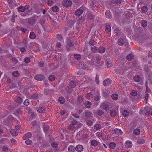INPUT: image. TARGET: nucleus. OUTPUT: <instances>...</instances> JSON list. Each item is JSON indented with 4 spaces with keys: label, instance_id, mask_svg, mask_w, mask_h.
Masks as SVG:
<instances>
[{
    "label": "nucleus",
    "instance_id": "1",
    "mask_svg": "<svg viewBox=\"0 0 152 152\" xmlns=\"http://www.w3.org/2000/svg\"><path fill=\"white\" fill-rule=\"evenodd\" d=\"M72 1L70 0H65L62 2L63 5L65 7H68L72 4Z\"/></svg>",
    "mask_w": 152,
    "mask_h": 152
},
{
    "label": "nucleus",
    "instance_id": "2",
    "mask_svg": "<svg viewBox=\"0 0 152 152\" xmlns=\"http://www.w3.org/2000/svg\"><path fill=\"white\" fill-rule=\"evenodd\" d=\"M35 79L38 81H41L43 80L44 78L43 75L40 74H37L35 76Z\"/></svg>",
    "mask_w": 152,
    "mask_h": 152
},
{
    "label": "nucleus",
    "instance_id": "3",
    "mask_svg": "<svg viewBox=\"0 0 152 152\" xmlns=\"http://www.w3.org/2000/svg\"><path fill=\"white\" fill-rule=\"evenodd\" d=\"M113 133L117 135H121L122 134V131L119 129L116 128L113 130Z\"/></svg>",
    "mask_w": 152,
    "mask_h": 152
},
{
    "label": "nucleus",
    "instance_id": "4",
    "mask_svg": "<svg viewBox=\"0 0 152 152\" xmlns=\"http://www.w3.org/2000/svg\"><path fill=\"white\" fill-rule=\"evenodd\" d=\"M83 7H81L76 11V15L77 16H80L83 12Z\"/></svg>",
    "mask_w": 152,
    "mask_h": 152
},
{
    "label": "nucleus",
    "instance_id": "5",
    "mask_svg": "<svg viewBox=\"0 0 152 152\" xmlns=\"http://www.w3.org/2000/svg\"><path fill=\"white\" fill-rule=\"evenodd\" d=\"M75 150L77 152H81L83 150V147L81 145H78L75 148Z\"/></svg>",
    "mask_w": 152,
    "mask_h": 152
},
{
    "label": "nucleus",
    "instance_id": "6",
    "mask_svg": "<svg viewBox=\"0 0 152 152\" xmlns=\"http://www.w3.org/2000/svg\"><path fill=\"white\" fill-rule=\"evenodd\" d=\"M125 145L126 147L129 148L132 146V143L131 141L128 140L125 142Z\"/></svg>",
    "mask_w": 152,
    "mask_h": 152
},
{
    "label": "nucleus",
    "instance_id": "7",
    "mask_svg": "<svg viewBox=\"0 0 152 152\" xmlns=\"http://www.w3.org/2000/svg\"><path fill=\"white\" fill-rule=\"evenodd\" d=\"M111 83V80L109 79L105 80L103 82V85L104 86H107Z\"/></svg>",
    "mask_w": 152,
    "mask_h": 152
},
{
    "label": "nucleus",
    "instance_id": "8",
    "mask_svg": "<svg viewBox=\"0 0 152 152\" xmlns=\"http://www.w3.org/2000/svg\"><path fill=\"white\" fill-rule=\"evenodd\" d=\"M32 136L31 133L30 132L26 133L23 137L24 140H26L30 138Z\"/></svg>",
    "mask_w": 152,
    "mask_h": 152
},
{
    "label": "nucleus",
    "instance_id": "9",
    "mask_svg": "<svg viewBox=\"0 0 152 152\" xmlns=\"http://www.w3.org/2000/svg\"><path fill=\"white\" fill-rule=\"evenodd\" d=\"M100 107L102 109H103L106 111L108 110H109V107L108 105L106 104H102Z\"/></svg>",
    "mask_w": 152,
    "mask_h": 152
},
{
    "label": "nucleus",
    "instance_id": "10",
    "mask_svg": "<svg viewBox=\"0 0 152 152\" xmlns=\"http://www.w3.org/2000/svg\"><path fill=\"white\" fill-rule=\"evenodd\" d=\"M105 30L107 32H110L111 31L110 25L109 24L106 25L105 27Z\"/></svg>",
    "mask_w": 152,
    "mask_h": 152
},
{
    "label": "nucleus",
    "instance_id": "11",
    "mask_svg": "<svg viewBox=\"0 0 152 152\" xmlns=\"http://www.w3.org/2000/svg\"><path fill=\"white\" fill-rule=\"evenodd\" d=\"M109 147L110 149H113L116 146V144L113 142H111L109 144Z\"/></svg>",
    "mask_w": 152,
    "mask_h": 152
},
{
    "label": "nucleus",
    "instance_id": "12",
    "mask_svg": "<svg viewBox=\"0 0 152 152\" xmlns=\"http://www.w3.org/2000/svg\"><path fill=\"white\" fill-rule=\"evenodd\" d=\"M106 17L109 19H110L112 17V15L110 12L108 11H107L105 13Z\"/></svg>",
    "mask_w": 152,
    "mask_h": 152
},
{
    "label": "nucleus",
    "instance_id": "13",
    "mask_svg": "<svg viewBox=\"0 0 152 152\" xmlns=\"http://www.w3.org/2000/svg\"><path fill=\"white\" fill-rule=\"evenodd\" d=\"M68 150L69 152H74L75 151V148L73 145H70L68 147Z\"/></svg>",
    "mask_w": 152,
    "mask_h": 152
},
{
    "label": "nucleus",
    "instance_id": "14",
    "mask_svg": "<svg viewBox=\"0 0 152 152\" xmlns=\"http://www.w3.org/2000/svg\"><path fill=\"white\" fill-rule=\"evenodd\" d=\"M141 79V77L139 75H137L134 76V81L138 82H139Z\"/></svg>",
    "mask_w": 152,
    "mask_h": 152
},
{
    "label": "nucleus",
    "instance_id": "15",
    "mask_svg": "<svg viewBox=\"0 0 152 152\" xmlns=\"http://www.w3.org/2000/svg\"><path fill=\"white\" fill-rule=\"evenodd\" d=\"M91 103L89 101H87L85 103V107L88 108H90L91 106Z\"/></svg>",
    "mask_w": 152,
    "mask_h": 152
},
{
    "label": "nucleus",
    "instance_id": "16",
    "mask_svg": "<svg viewBox=\"0 0 152 152\" xmlns=\"http://www.w3.org/2000/svg\"><path fill=\"white\" fill-rule=\"evenodd\" d=\"M122 115L124 117H127L129 115V111L127 110H123L122 113Z\"/></svg>",
    "mask_w": 152,
    "mask_h": 152
},
{
    "label": "nucleus",
    "instance_id": "17",
    "mask_svg": "<svg viewBox=\"0 0 152 152\" xmlns=\"http://www.w3.org/2000/svg\"><path fill=\"white\" fill-rule=\"evenodd\" d=\"M110 114L111 116L113 117H115L116 115V111L113 110H111L110 112Z\"/></svg>",
    "mask_w": 152,
    "mask_h": 152
},
{
    "label": "nucleus",
    "instance_id": "18",
    "mask_svg": "<svg viewBox=\"0 0 152 152\" xmlns=\"http://www.w3.org/2000/svg\"><path fill=\"white\" fill-rule=\"evenodd\" d=\"M79 65L80 67L81 68L85 69L86 68V66L83 62H80Z\"/></svg>",
    "mask_w": 152,
    "mask_h": 152
},
{
    "label": "nucleus",
    "instance_id": "19",
    "mask_svg": "<svg viewBox=\"0 0 152 152\" xmlns=\"http://www.w3.org/2000/svg\"><path fill=\"white\" fill-rule=\"evenodd\" d=\"M65 99L63 97H61L59 98L58 99V102L60 104H62L65 102Z\"/></svg>",
    "mask_w": 152,
    "mask_h": 152
},
{
    "label": "nucleus",
    "instance_id": "20",
    "mask_svg": "<svg viewBox=\"0 0 152 152\" xmlns=\"http://www.w3.org/2000/svg\"><path fill=\"white\" fill-rule=\"evenodd\" d=\"M98 51L100 53H103L105 51L104 48L103 47H102V46L100 47L98 49Z\"/></svg>",
    "mask_w": 152,
    "mask_h": 152
},
{
    "label": "nucleus",
    "instance_id": "21",
    "mask_svg": "<svg viewBox=\"0 0 152 152\" xmlns=\"http://www.w3.org/2000/svg\"><path fill=\"white\" fill-rule=\"evenodd\" d=\"M148 10V7L145 6H143L141 8L142 12L144 13H146Z\"/></svg>",
    "mask_w": 152,
    "mask_h": 152
},
{
    "label": "nucleus",
    "instance_id": "22",
    "mask_svg": "<svg viewBox=\"0 0 152 152\" xmlns=\"http://www.w3.org/2000/svg\"><path fill=\"white\" fill-rule=\"evenodd\" d=\"M25 10V8L23 6H20L18 8V11L20 12H24Z\"/></svg>",
    "mask_w": 152,
    "mask_h": 152
},
{
    "label": "nucleus",
    "instance_id": "23",
    "mask_svg": "<svg viewBox=\"0 0 152 152\" xmlns=\"http://www.w3.org/2000/svg\"><path fill=\"white\" fill-rule=\"evenodd\" d=\"M97 141L95 140H92L91 141V145L94 146H96L97 145Z\"/></svg>",
    "mask_w": 152,
    "mask_h": 152
},
{
    "label": "nucleus",
    "instance_id": "24",
    "mask_svg": "<svg viewBox=\"0 0 152 152\" xmlns=\"http://www.w3.org/2000/svg\"><path fill=\"white\" fill-rule=\"evenodd\" d=\"M52 11L55 12H57L59 11V9L58 6H55L52 8Z\"/></svg>",
    "mask_w": 152,
    "mask_h": 152
},
{
    "label": "nucleus",
    "instance_id": "25",
    "mask_svg": "<svg viewBox=\"0 0 152 152\" xmlns=\"http://www.w3.org/2000/svg\"><path fill=\"white\" fill-rule=\"evenodd\" d=\"M10 132L11 133V134L12 136H16L18 135V133L15 132L12 129H10Z\"/></svg>",
    "mask_w": 152,
    "mask_h": 152
},
{
    "label": "nucleus",
    "instance_id": "26",
    "mask_svg": "<svg viewBox=\"0 0 152 152\" xmlns=\"http://www.w3.org/2000/svg\"><path fill=\"white\" fill-rule=\"evenodd\" d=\"M36 37V36L35 34L33 32H31L30 33L29 35V38L31 39H34Z\"/></svg>",
    "mask_w": 152,
    "mask_h": 152
},
{
    "label": "nucleus",
    "instance_id": "27",
    "mask_svg": "<svg viewBox=\"0 0 152 152\" xmlns=\"http://www.w3.org/2000/svg\"><path fill=\"white\" fill-rule=\"evenodd\" d=\"M137 142L140 144H142L145 142V140L143 139L139 138L137 140Z\"/></svg>",
    "mask_w": 152,
    "mask_h": 152
},
{
    "label": "nucleus",
    "instance_id": "28",
    "mask_svg": "<svg viewBox=\"0 0 152 152\" xmlns=\"http://www.w3.org/2000/svg\"><path fill=\"white\" fill-rule=\"evenodd\" d=\"M111 97L113 100H115L118 99V95L117 94H112Z\"/></svg>",
    "mask_w": 152,
    "mask_h": 152
},
{
    "label": "nucleus",
    "instance_id": "29",
    "mask_svg": "<svg viewBox=\"0 0 152 152\" xmlns=\"http://www.w3.org/2000/svg\"><path fill=\"white\" fill-rule=\"evenodd\" d=\"M85 116L87 118H90L91 115L92 113L90 112L87 111L85 112Z\"/></svg>",
    "mask_w": 152,
    "mask_h": 152
},
{
    "label": "nucleus",
    "instance_id": "30",
    "mask_svg": "<svg viewBox=\"0 0 152 152\" xmlns=\"http://www.w3.org/2000/svg\"><path fill=\"white\" fill-rule=\"evenodd\" d=\"M81 58V56L79 54H76L74 55V58L77 60H79Z\"/></svg>",
    "mask_w": 152,
    "mask_h": 152
},
{
    "label": "nucleus",
    "instance_id": "31",
    "mask_svg": "<svg viewBox=\"0 0 152 152\" xmlns=\"http://www.w3.org/2000/svg\"><path fill=\"white\" fill-rule=\"evenodd\" d=\"M133 133L135 135H138L140 133V130L139 129H136L134 130L133 131Z\"/></svg>",
    "mask_w": 152,
    "mask_h": 152
},
{
    "label": "nucleus",
    "instance_id": "32",
    "mask_svg": "<svg viewBox=\"0 0 152 152\" xmlns=\"http://www.w3.org/2000/svg\"><path fill=\"white\" fill-rule=\"evenodd\" d=\"M37 111L38 112L42 113L43 112L44 109L43 107H39L37 109Z\"/></svg>",
    "mask_w": 152,
    "mask_h": 152
},
{
    "label": "nucleus",
    "instance_id": "33",
    "mask_svg": "<svg viewBox=\"0 0 152 152\" xmlns=\"http://www.w3.org/2000/svg\"><path fill=\"white\" fill-rule=\"evenodd\" d=\"M35 23V20L34 19L30 18L28 20V23L32 25Z\"/></svg>",
    "mask_w": 152,
    "mask_h": 152
},
{
    "label": "nucleus",
    "instance_id": "34",
    "mask_svg": "<svg viewBox=\"0 0 152 152\" xmlns=\"http://www.w3.org/2000/svg\"><path fill=\"white\" fill-rule=\"evenodd\" d=\"M126 58L128 60L130 61L132 60L133 58V55L131 54H129L127 56Z\"/></svg>",
    "mask_w": 152,
    "mask_h": 152
},
{
    "label": "nucleus",
    "instance_id": "35",
    "mask_svg": "<svg viewBox=\"0 0 152 152\" xmlns=\"http://www.w3.org/2000/svg\"><path fill=\"white\" fill-rule=\"evenodd\" d=\"M105 62L106 65L108 67H110L112 65V63L110 61H106Z\"/></svg>",
    "mask_w": 152,
    "mask_h": 152
},
{
    "label": "nucleus",
    "instance_id": "36",
    "mask_svg": "<svg viewBox=\"0 0 152 152\" xmlns=\"http://www.w3.org/2000/svg\"><path fill=\"white\" fill-rule=\"evenodd\" d=\"M94 127L95 129L96 130H98L101 129L102 127L99 124H97L95 125Z\"/></svg>",
    "mask_w": 152,
    "mask_h": 152
},
{
    "label": "nucleus",
    "instance_id": "37",
    "mask_svg": "<svg viewBox=\"0 0 152 152\" xmlns=\"http://www.w3.org/2000/svg\"><path fill=\"white\" fill-rule=\"evenodd\" d=\"M124 43V40L123 39L120 38L119 39L118 41V44L120 46L122 45H123Z\"/></svg>",
    "mask_w": 152,
    "mask_h": 152
},
{
    "label": "nucleus",
    "instance_id": "38",
    "mask_svg": "<svg viewBox=\"0 0 152 152\" xmlns=\"http://www.w3.org/2000/svg\"><path fill=\"white\" fill-rule=\"evenodd\" d=\"M95 58V61L96 62H98L101 59V57L99 55H96Z\"/></svg>",
    "mask_w": 152,
    "mask_h": 152
},
{
    "label": "nucleus",
    "instance_id": "39",
    "mask_svg": "<svg viewBox=\"0 0 152 152\" xmlns=\"http://www.w3.org/2000/svg\"><path fill=\"white\" fill-rule=\"evenodd\" d=\"M48 78L50 81H53L55 79V76L53 75H51Z\"/></svg>",
    "mask_w": 152,
    "mask_h": 152
},
{
    "label": "nucleus",
    "instance_id": "40",
    "mask_svg": "<svg viewBox=\"0 0 152 152\" xmlns=\"http://www.w3.org/2000/svg\"><path fill=\"white\" fill-rule=\"evenodd\" d=\"M78 101L80 102H83L84 101V98L81 95L79 96L78 98Z\"/></svg>",
    "mask_w": 152,
    "mask_h": 152
},
{
    "label": "nucleus",
    "instance_id": "41",
    "mask_svg": "<svg viewBox=\"0 0 152 152\" xmlns=\"http://www.w3.org/2000/svg\"><path fill=\"white\" fill-rule=\"evenodd\" d=\"M69 85L71 87H75L76 86L77 84L75 82L71 81Z\"/></svg>",
    "mask_w": 152,
    "mask_h": 152
},
{
    "label": "nucleus",
    "instance_id": "42",
    "mask_svg": "<svg viewBox=\"0 0 152 152\" xmlns=\"http://www.w3.org/2000/svg\"><path fill=\"white\" fill-rule=\"evenodd\" d=\"M16 101L18 103H20L22 102L23 100L21 98L19 97H17L16 99Z\"/></svg>",
    "mask_w": 152,
    "mask_h": 152
},
{
    "label": "nucleus",
    "instance_id": "43",
    "mask_svg": "<svg viewBox=\"0 0 152 152\" xmlns=\"http://www.w3.org/2000/svg\"><path fill=\"white\" fill-rule=\"evenodd\" d=\"M11 60L12 62L15 63V65L18 64L19 63L18 61L17 60L15 57H12Z\"/></svg>",
    "mask_w": 152,
    "mask_h": 152
},
{
    "label": "nucleus",
    "instance_id": "44",
    "mask_svg": "<svg viewBox=\"0 0 152 152\" xmlns=\"http://www.w3.org/2000/svg\"><path fill=\"white\" fill-rule=\"evenodd\" d=\"M142 26L143 27H145L147 26V22L145 20H143L141 21Z\"/></svg>",
    "mask_w": 152,
    "mask_h": 152
},
{
    "label": "nucleus",
    "instance_id": "45",
    "mask_svg": "<svg viewBox=\"0 0 152 152\" xmlns=\"http://www.w3.org/2000/svg\"><path fill=\"white\" fill-rule=\"evenodd\" d=\"M131 94L133 96H135L137 95V93L135 90H132L131 91Z\"/></svg>",
    "mask_w": 152,
    "mask_h": 152
},
{
    "label": "nucleus",
    "instance_id": "46",
    "mask_svg": "<svg viewBox=\"0 0 152 152\" xmlns=\"http://www.w3.org/2000/svg\"><path fill=\"white\" fill-rule=\"evenodd\" d=\"M86 124L88 126H90L92 125L93 122L90 120H87L86 121Z\"/></svg>",
    "mask_w": 152,
    "mask_h": 152
},
{
    "label": "nucleus",
    "instance_id": "47",
    "mask_svg": "<svg viewBox=\"0 0 152 152\" xmlns=\"http://www.w3.org/2000/svg\"><path fill=\"white\" fill-rule=\"evenodd\" d=\"M93 95L91 93H89L86 95V97L88 99H90L92 98Z\"/></svg>",
    "mask_w": 152,
    "mask_h": 152
},
{
    "label": "nucleus",
    "instance_id": "48",
    "mask_svg": "<svg viewBox=\"0 0 152 152\" xmlns=\"http://www.w3.org/2000/svg\"><path fill=\"white\" fill-rule=\"evenodd\" d=\"M56 39L60 41H61L62 39V37L60 34H58L56 35Z\"/></svg>",
    "mask_w": 152,
    "mask_h": 152
},
{
    "label": "nucleus",
    "instance_id": "49",
    "mask_svg": "<svg viewBox=\"0 0 152 152\" xmlns=\"http://www.w3.org/2000/svg\"><path fill=\"white\" fill-rule=\"evenodd\" d=\"M30 61V58L28 57H26L24 59V62L26 63H28Z\"/></svg>",
    "mask_w": 152,
    "mask_h": 152
},
{
    "label": "nucleus",
    "instance_id": "50",
    "mask_svg": "<svg viewBox=\"0 0 152 152\" xmlns=\"http://www.w3.org/2000/svg\"><path fill=\"white\" fill-rule=\"evenodd\" d=\"M91 49L92 52L94 53H96L97 51V48L96 47H92Z\"/></svg>",
    "mask_w": 152,
    "mask_h": 152
},
{
    "label": "nucleus",
    "instance_id": "51",
    "mask_svg": "<svg viewBox=\"0 0 152 152\" xmlns=\"http://www.w3.org/2000/svg\"><path fill=\"white\" fill-rule=\"evenodd\" d=\"M26 144L29 145H30L32 143L31 140L30 139H27L25 141Z\"/></svg>",
    "mask_w": 152,
    "mask_h": 152
},
{
    "label": "nucleus",
    "instance_id": "52",
    "mask_svg": "<svg viewBox=\"0 0 152 152\" xmlns=\"http://www.w3.org/2000/svg\"><path fill=\"white\" fill-rule=\"evenodd\" d=\"M121 2V0H113L112 3L113 4L116 3L118 4H120Z\"/></svg>",
    "mask_w": 152,
    "mask_h": 152
},
{
    "label": "nucleus",
    "instance_id": "53",
    "mask_svg": "<svg viewBox=\"0 0 152 152\" xmlns=\"http://www.w3.org/2000/svg\"><path fill=\"white\" fill-rule=\"evenodd\" d=\"M54 4V2L52 0H49L47 2V4L49 6H51Z\"/></svg>",
    "mask_w": 152,
    "mask_h": 152
},
{
    "label": "nucleus",
    "instance_id": "54",
    "mask_svg": "<svg viewBox=\"0 0 152 152\" xmlns=\"http://www.w3.org/2000/svg\"><path fill=\"white\" fill-rule=\"evenodd\" d=\"M43 130L45 132H47L48 129V126L47 125H44L43 126Z\"/></svg>",
    "mask_w": 152,
    "mask_h": 152
},
{
    "label": "nucleus",
    "instance_id": "55",
    "mask_svg": "<svg viewBox=\"0 0 152 152\" xmlns=\"http://www.w3.org/2000/svg\"><path fill=\"white\" fill-rule=\"evenodd\" d=\"M52 146L54 148H56L58 146L57 143L56 142H53L51 144Z\"/></svg>",
    "mask_w": 152,
    "mask_h": 152
},
{
    "label": "nucleus",
    "instance_id": "56",
    "mask_svg": "<svg viewBox=\"0 0 152 152\" xmlns=\"http://www.w3.org/2000/svg\"><path fill=\"white\" fill-rule=\"evenodd\" d=\"M19 72L17 71L14 72L12 73V75L15 77H17L19 75Z\"/></svg>",
    "mask_w": 152,
    "mask_h": 152
},
{
    "label": "nucleus",
    "instance_id": "57",
    "mask_svg": "<svg viewBox=\"0 0 152 152\" xmlns=\"http://www.w3.org/2000/svg\"><path fill=\"white\" fill-rule=\"evenodd\" d=\"M75 128V126L73 125L70 124L69 126V129L72 130Z\"/></svg>",
    "mask_w": 152,
    "mask_h": 152
},
{
    "label": "nucleus",
    "instance_id": "58",
    "mask_svg": "<svg viewBox=\"0 0 152 152\" xmlns=\"http://www.w3.org/2000/svg\"><path fill=\"white\" fill-rule=\"evenodd\" d=\"M29 101L28 99H26L24 102V104L26 106L28 105L29 104Z\"/></svg>",
    "mask_w": 152,
    "mask_h": 152
},
{
    "label": "nucleus",
    "instance_id": "59",
    "mask_svg": "<svg viewBox=\"0 0 152 152\" xmlns=\"http://www.w3.org/2000/svg\"><path fill=\"white\" fill-rule=\"evenodd\" d=\"M87 18L90 19H92L94 18L93 16L91 14H88L87 15Z\"/></svg>",
    "mask_w": 152,
    "mask_h": 152
},
{
    "label": "nucleus",
    "instance_id": "60",
    "mask_svg": "<svg viewBox=\"0 0 152 152\" xmlns=\"http://www.w3.org/2000/svg\"><path fill=\"white\" fill-rule=\"evenodd\" d=\"M149 96V94L148 93L146 92V94L145 96V100L147 102L148 100V97Z\"/></svg>",
    "mask_w": 152,
    "mask_h": 152
},
{
    "label": "nucleus",
    "instance_id": "61",
    "mask_svg": "<svg viewBox=\"0 0 152 152\" xmlns=\"http://www.w3.org/2000/svg\"><path fill=\"white\" fill-rule=\"evenodd\" d=\"M67 44L69 46H72L73 45V43L69 40L67 41Z\"/></svg>",
    "mask_w": 152,
    "mask_h": 152
},
{
    "label": "nucleus",
    "instance_id": "62",
    "mask_svg": "<svg viewBox=\"0 0 152 152\" xmlns=\"http://www.w3.org/2000/svg\"><path fill=\"white\" fill-rule=\"evenodd\" d=\"M99 77H98L97 75H96V77L95 81L96 82V83L97 84H99Z\"/></svg>",
    "mask_w": 152,
    "mask_h": 152
},
{
    "label": "nucleus",
    "instance_id": "63",
    "mask_svg": "<svg viewBox=\"0 0 152 152\" xmlns=\"http://www.w3.org/2000/svg\"><path fill=\"white\" fill-rule=\"evenodd\" d=\"M21 30L22 32L25 33L27 31V29L24 27H22L21 28Z\"/></svg>",
    "mask_w": 152,
    "mask_h": 152
},
{
    "label": "nucleus",
    "instance_id": "64",
    "mask_svg": "<svg viewBox=\"0 0 152 152\" xmlns=\"http://www.w3.org/2000/svg\"><path fill=\"white\" fill-rule=\"evenodd\" d=\"M94 44L95 42L94 40H90L89 44L90 45L93 46L94 45Z\"/></svg>",
    "mask_w": 152,
    "mask_h": 152
}]
</instances>
